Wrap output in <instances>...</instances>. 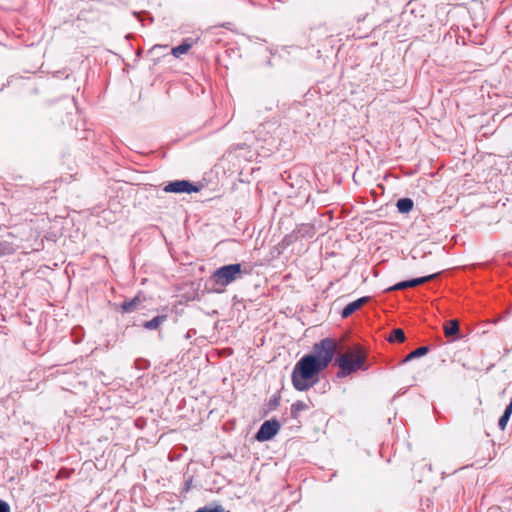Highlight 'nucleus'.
Listing matches in <instances>:
<instances>
[{"instance_id": "nucleus-1", "label": "nucleus", "mask_w": 512, "mask_h": 512, "mask_svg": "<svg viewBox=\"0 0 512 512\" xmlns=\"http://www.w3.org/2000/svg\"><path fill=\"white\" fill-rule=\"evenodd\" d=\"M322 367L316 362L312 355L303 356L295 365L291 380L294 388L298 391H307L319 380Z\"/></svg>"}, {"instance_id": "nucleus-2", "label": "nucleus", "mask_w": 512, "mask_h": 512, "mask_svg": "<svg viewBox=\"0 0 512 512\" xmlns=\"http://www.w3.org/2000/svg\"><path fill=\"white\" fill-rule=\"evenodd\" d=\"M367 352L361 345H353L337 358L339 377L348 376L358 370H367Z\"/></svg>"}, {"instance_id": "nucleus-3", "label": "nucleus", "mask_w": 512, "mask_h": 512, "mask_svg": "<svg viewBox=\"0 0 512 512\" xmlns=\"http://www.w3.org/2000/svg\"><path fill=\"white\" fill-rule=\"evenodd\" d=\"M337 343L332 338L322 339L313 345V354H311L322 369H326L332 361Z\"/></svg>"}, {"instance_id": "nucleus-4", "label": "nucleus", "mask_w": 512, "mask_h": 512, "mask_svg": "<svg viewBox=\"0 0 512 512\" xmlns=\"http://www.w3.org/2000/svg\"><path fill=\"white\" fill-rule=\"evenodd\" d=\"M240 278H242V265L239 263L224 265L212 274L214 283L222 287H226Z\"/></svg>"}, {"instance_id": "nucleus-5", "label": "nucleus", "mask_w": 512, "mask_h": 512, "mask_svg": "<svg viewBox=\"0 0 512 512\" xmlns=\"http://www.w3.org/2000/svg\"><path fill=\"white\" fill-rule=\"evenodd\" d=\"M280 430V424L277 420L265 421L256 433V440L260 442L272 439Z\"/></svg>"}, {"instance_id": "nucleus-6", "label": "nucleus", "mask_w": 512, "mask_h": 512, "mask_svg": "<svg viewBox=\"0 0 512 512\" xmlns=\"http://www.w3.org/2000/svg\"><path fill=\"white\" fill-rule=\"evenodd\" d=\"M164 191L168 193H196L200 191V188L187 180H177L168 183L164 187Z\"/></svg>"}, {"instance_id": "nucleus-7", "label": "nucleus", "mask_w": 512, "mask_h": 512, "mask_svg": "<svg viewBox=\"0 0 512 512\" xmlns=\"http://www.w3.org/2000/svg\"><path fill=\"white\" fill-rule=\"evenodd\" d=\"M370 300L369 297H361L348 305L344 307L342 310L341 316L343 318L349 317L351 314H353L355 311H357L359 308H361L364 304H366Z\"/></svg>"}, {"instance_id": "nucleus-8", "label": "nucleus", "mask_w": 512, "mask_h": 512, "mask_svg": "<svg viewBox=\"0 0 512 512\" xmlns=\"http://www.w3.org/2000/svg\"><path fill=\"white\" fill-rule=\"evenodd\" d=\"M439 274H440V272H436V273H433V274L428 275V276H424V277H420V278H415V279H412V280H407L406 281V287L407 288H413V287H416L418 285L424 284V283H426L428 281H431V280L435 279Z\"/></svg>"}, {"instance_id": "nucleus-9", "label": "nucleus", "mask_w": 512, "mask_h": 512, "mask_svg": "<svg viewBox=\"0 0 512 512\" xmlns=\"http://www.w3.org/2000/svg\"><path fill=\"white\" fill-rule=\"evenodd\" d=\"M310 408L309 403L305 401H296L291 406V417L297 419L300 415V412L308 410Z\"/></svg>"}, {"instance_id": "nucleus-10", "label": "nucleus", "mask_w": 512, "mask_h": 512, "mask_svg": "<svg viewBox=\"0 0 512 512\" xmlns=\"http://www.w3.org/2000/svg\"><path fill=\"white\" fill-rule=\"evenodd\" d=\"M167 315H159L154 317L153 319L146 321L143 324V327L148 330H156L160 327V325L166 321Z\"/></svg>"}, {"instance_id": "nucleus-11", "label": "nucleus", "mask_w": 512, "mask_h": 512, "mask_svg": "<svg viewBox=\"0 0 512 512\" xmlns=\"http://www.w3.org/2000/svg\"><path fill=\"white\" fill-rule=\"evenodd\" d=\"M142 302L139 296L134 297L130 301H125L121 304L120 308L123 313H129L136 309V307Z\"/></svg>"}, {"instance_id": "nucleus-12", "label": "nucleus", "mask_w": 512, "mask_h": 512, "mask_svg": "<svg viewBox=\"0 0 512 512\" xmlns=\"http://www.w3.org/2000/svg\"><path fill=\"white\" fill-rule=\"evenodd\" d=\"M192 48V44L187 40H184L180 45L172 48L171 53L174 57L179 58L183 54L188 53V51Z\"/></svg>"}, {"instance_id": "nucleus-13", "label": "nucleus", "mask_w": 512, "mask_h": 512, "mask_svg": "<svg viewBox=\"0 0 512 512\" xmlns=\"http://www.w3.org/2000/svg\"><path fill=\"white\" fill-rule=\"evenodd\" d=\"M397 209L400 213H409L414 206L412 199L401 198L396 203Z\"/></svg>"}, {"instance_id": "nucleus-14", "label": "nucleus", "mask_w": 512, "mask_h": 512, "mask_svg": "<svg viewBox=\"0 0 512 512\" xmlns=\"http://www.w3.org/2000/svg\"><path fill=\"white\" fill-rule=\"evenodd\" d=\"M459 332V322L457 320H450L444 325V334L446 337H451Z\"/></svg>"}, {"instance_id": "nucleus-15", "label": "nucleus", "mask_w": 512, "mask_h": 512, "mask_svg": "<svg viewBox=\"0 0 512 512\" xmlns=\"http://www.w3.org/2000/svg\"><path fill=\"white\" fill-rule=\"evenodd\" d=\"M429 351V348L427 346H421L412 352H410L403 360V362L411 361L412 359H415L417 357H421L425 354H427Z\"/></svg>"}, {"instance_id": "nucleus-16", "label": "nucleus", "mask_w": 512, "mask_h": 512, "mask_svg": "<svg viewBox=\"0 0 512 512\" xmlns=\"http://www.w3.org/2000/svg\"><path fill=\"white\" fill-rule=\"evenodd\" d=\"M387 340L391 343H393V342L402 343L405 341V333L400 328L393 329L391 332V335L387 338Z\"/></svg>"}, {"instance_id": "nucleus-17", "label": "nucleus", "mask_w": 512, "mask_h": 512, "mask_svg": "<svg viewBox=\"0 0 512 512\" xmlns=\"http://www.w3.org/2000/svg\"><path fill=\"white\" fill-rule=\"evenodd\" d=\"M511 414L512 413L510 412V410H508L506 408L504 413H503V415L500 417L499 422H498L499 428L501 430H505Z\"/></svg>"}, {"instance_id": "nucleus-18", "label": "nucleus", "mask_w": 512, "mask_h": 512, "mask_svg": "<svg viewBox=\"0 0 512 512\" xmlns=\"http://www.w3.org/2000/svg\"><path fill=\"white\" fill-rule=\"evenodd\" d=\"M196 512H224V508L220 505L212 506H204L199 508Z\"/></svg>"}, {"instance_id": "nucleus-19", "label": "nucleus", "mask_w": 512, "mask_h": 512, "mask_svg": "<svg viewBox=\"0 0 512 512\" xmlns=\"http://www.w3.org/2000/svg\"><path fill=\"white\" fill-rule=\"evenodd\" d=\"M406 281L399 282L395 284L393 287L390 288V290H403L406 289Z\"/></svg>"}, {"instance_id": "nucleus-20", "label": "nucleus", "mask_w": 512, "mask_h": 512, "mask_svg": "<svg viewBox=\"0 0 512 512\" xmlns=\"http://www.w3.org/2000/svg\"><path fill=\"white\" fill-rule=\"evenodd\" d=\"M2 512H10L9 505L4 501H2Z\"/></svg>"}, {"instance_id": "nucleus-21", "label": "nucleus", "mask_w": 512, "mask_h": 512, "mask_svg": "<svg viewBox=\"0 0 512 512\" xmlns=\"http://www.w3.org/2000/svg\"><path fill=\"white\" fill-rule=\"evenodd\" d=\"M506 408L512 413V400Z\"/></svg>"}]
</instances>
